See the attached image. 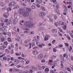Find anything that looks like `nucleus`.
<instances>
[{"instance_id": "1", "label": "nucleus", "mask_w": 73, "mask_h": 73, "mask_svg": "<svg viewBox=\"0 0 73 73\" xmlns=\"http://www.w3.org/2000/svg\"><path fill=\"white\" fill-rule=\"evenodd\" d=\"M19 13L20 14L23 15L25 17H28L29 15V13L27 11H25V10L23 8H21L19 10Z\"/></svg>"}, {"instance_id": "2", "label": "nucleus", "mask_w": 73, "mask_h": 73, "mask_svg": "<svg viewBox=\"0 0 73 73\" xmlns=\"http://www.w3.org/2000/svg\"><path fill=\"white\" fill-rule=\"evenodd\" d=\"M24 24L25 27L27 28H33V27L34 26V23H33L29 21H27L24 23Z\"/></svg>"}, {"instance_id": "3", "label": "nucleus", "mask_w": 73, "mask_h": 73, "mask_svg": "<svg viewBox=\"0 0 73 73\" xmlns=\"http://www.w3.org/2000/svg\"><path fill=\"white\" fill-rule=\"evenodd\" d=\"M18 20H19V19L17 18H16L13 20V23L14 25L16 24L17 21H18Z\"/></svg>"}, {"instance_id": "4", "label": "nucleus", "mask_w": 73, "mask_h": 73, "mask_svg": "<svg viewBox=\"0 0 73 73\" xmlns=\"http://www.w3.org/2000/svg\"><path fill=\"white\" fill-rule=\"evenodd\" d=\"M45 15V14L44 12H41L39 14V16L40 17H44Z\"/></svg>"}, {"instance_id": "5", "label": "nucleus", "mask_w": 73, "mask_h": 73, "mask_svg": "<svg viewBox=\"0 0 73 73\" xmlns=\"http://www.w3.org/2000/svg\"><path fill=\"white\" fill-rule=\"evenodd\" d=\"M45 36V37L44 38V40L46 41H47V40H48V38L50 37V36L48 35H46Z\"/></svg>"}, {"instance_id": "6", "label": "nucleus", "mask_w": 73, "mask_h": 73, "mask_svg": "<svg viewBox=\"0 0 73 73\" xmlns=\"http://www.w3.org/2000/svg\"><path fill=\"white\" fill-rule=\"evenodd\" d=\"M15 4H16V3L14 2H12L11 3L9 4V7H11V5H15Z\"/></svg>"}, {"instance_id": "7", "label": "nucleus", "mask_w": 73, "mask_h": 73, "mask_svg": "<svg viewBox=\"0 0 73 73\" xmlns=\"http://www.w3.org/2000/svg\"><path fill=\"white\" fill-rule=\"evenodd\" d=\"M49 71V69L48 68H46L44 70V72L46 73H48Z\"/></svg>"}, {"instance_id": "8", "label": "nucleus", "mask_w": 73, "mask_h": 73, "mask_svg": "<svg viewBox=\"0 0 73 73\" xmlns=\"http://www.w3.org/2000/svg\"><path fill=\"white\" fill-rule=\"evenodd\" d=\"M27 12H31V11H32V9L31 8H27Z\"/></svg>"}, {"instance_id": "9", "label": "nucleus", "mask_w": 73, "mask_h": 73, "mask_svg": "<svg viewBox=\"0 0 73 73\" xmlns=\"http://www.w3.org/2000/svg\"><path fill=\"white\" fill-rule=\"evenodd\" d=\"M60 59L62 60L63 61H64V56H62V55L60 54Z\"/></svg>"}, {"instance_id": "10", "label": "nucleus", "mask_w": 73, "mask_h": 73, "mask_svg": "<svg viewBox=\"0 0 73 73\" xmlns=\"http://www.w3.org/2000/svg\"><path fill=\"white\" fill-rule=\"evenodd\" d=\"M7 27V26H4L3 27H2L1 28V31H5V29Z\"/></svg>"}, {"instance_id": "11", "label": "nucleus", "mask_w": 73, "mask_h": 73, "mask_svg": "<svg viewBox=\"0 0 73 73\" xmlns=\"http://www.w3.org/2000/svg\"><path fill=\"white\" fill-rule=\"evenodd\" d=\"M43 57L42 55V54H40L38 56V59H41Z\"/></svg>"}, {"instance_id": "12", "label": "nucleus", "mask_w": 73, "mask_h": 73, "mask_svg": "<svg viewBox=\"0 0 73 73\" xmlns=\"http://www.w3.org/2000/svg\"><path fill=\"white\" fill-rule=\"evenodd\" d=\"M14 17L15 18H17V13L16 11H15V12Z\"/></svg>"}, {"instance_id": "13", "label": "nucleus", "mask_w": 73, "mask_h": 73, "mask_svg": "<svg viewBox=\"0 0 73 73\" xmlns=\"http://www.w3.org/2000/svg\"><path fill=\"white\" fill-rule=\"evenodd\" d=\"M38 53V51L36 50H34V51L33 52V53L35 54H37Z\"/></svg>"}, {"instance_id": "14", "label": "nucleus", "mask_w": 73, "mask_h": 73, "mask_svg": "<svg viewBox=\"0 0 73 73\" xmlns=\"http://www.w3.org/2000/svg\"><path fill=\"white\" fill-rule=\"evenodd\" d=\"M56 12L58 15H60V11H59V10H58V9L56 10Z\"/></svg>"}, {"instance_id": "15", "label": "nucleus", "mask_w": 73, "mask_h": 73, "mask_svg": "<svg viewBox=\"0 0 73 73\" xmlns=\"http://www.w3.org/2000/svg\"><path fill=\"white\" fill-rule=\"evenodd\" d=\"M36 2L37 4H41V3H40V1L38 0H36Z\"/></svg>"}, {"instance_id": "16", "label": "nucleus", "mask_w": 73, "mask_h": 73, "mask_svg": "<svg viewBox=\"0 0 73 73\" xmlns=\"http://www.w3.org/2000/svg\"><path fill=\"white\" fill-rule=\"evenodd\" d=\"M31 9H35V8H36V6H35L33 5L31 7Z\"/></svg>"}, {"instance_id": "17", "label": "nucleus", "mask_w": 73, "mask_h": 73, "mask_svg": "<svg viewBox=\"0 0 73 73\" xmlns=\"http://www.w3.org/2000/svg\"><path fill=\"white\" fill-rule=\"evenodd\" d=\"M0 48L1 49V50H3L4 49V46H1L0 47Z\"/></svg>"}, {"instance_id": "18", "label": "nucleus", "mask_w": 73, "mask_h": 73, "mask_svg": "<svg viewBox=\"0 0 73 73\" xmlns=\"http://www.w3.org/2000/svg\"><path fill=\"white\" fill-rule=\"evenodd\" d=\"M41 9L42 11H45V8H44L43 7H41Z\"/></svg>"}, {"instance_id": "19", "label": "nucleus", "mask_w": 73, "mask_h": 73, "mask_svg": "<svg viewBox=\"0 0 73 73\" xmlns=\"http://www.w3.org/2000/svg\"><path fill=\"white\" fill-rule=\"evenodd\" d=\"M44 44H39L38 45V46H39V47L40 48H42V46H43Z\"/></svg>"}, {"instance_id": "20", "label": "nucleus", "mask_w": 73, "mask_h": 73, "mask_svg": "<svg viewBox=\"0 0 73 73\" xmlns=\"http://www.w3.org/2000/svg\"><path fill=\"white\" fill-rule=\"evenodd\" d=\"M64 12H65V13L68 12V10L67 9H65L64 10Z\"/></svg>"}, {"instance_id": "21", "label": "nucleus", "mask_w": 73, "mask_h": 73, "mask_svg": "<svg viewBox=\"0 0 73 73\" xmlns=\"http://www.w3.org/2000/svg\"><path fill=\"white\" fill-rule=\"evenodd\" d=\"M32 68L33 69V70H37V68H36V67H35V66H33Z\"/></svg>"}, {"instance_id": "22", "label": "nucleus", "mask_w": 73, "mask_h": 73, "mask_svg": "<svg viewBox=\"0 0 73 73\" xmlns=\"http://www.w3.org/2000/svg\"><path fill=\"white\" fill-rule=\"evenodd\" d=\"M1 6H2V7H4V3L3 2H1Z\"/></svg>"}, {"instance_id": "23", "label": "nucleus", "mask_w": 73, "mask_h": 73, "mask_svg": "<svg viewBox=\"0 0 73 73\" xmlns=\"http://www.w3.org/2000/svg\"><path fill=\"white\" fill-rule=\"evenodd\" d=\"M7 59V58L6 57H4L3 58V60H5V61H6Z\"/></svg>"}, {"instance_id": "24", "label": "nucleus", "mask_w": 73, "mask_h": 73, "mask_svg": "<svg viewBox=\"0 0 73 73\" xmlns=\"http://www.w3.org/2000/svg\"><path fill=\"white\" fill-rule=\"evenodd\" d=\"M42 24L40 23L38 25V27H41V26H42Z\"/></svg>"}, {"instance_id": "25", "label": "nucleus", "mask_w": 73, "mask_h": 73, "mask_svg": "<svg viewBox=\"0 0 73 73\" xmlns=\"http://www.w3.org/2000/svg\"><path fill=\"white\" fill-rule=\"evenodd\" d=\"M56 70H51L50 72V73H54V72H55V71H56Z\"/></svg>"}, {"instance_id": "26", "label": "nucleus", "mask_w": 73, "mask_h": 73, "mask_svg": "<svg viewBox=\"0 0 73 73\" xmlns=\"http://www.w3.org/2000/svg\"><path fill=\"white\" fill-rule=\"evenodd\" d=\"M39 29L40 31H41V30H43V29H44L42 27H40L39 28Z\"/></svg>"}, {"instance_id": "27", "label": "nucleus", "mask_w": 73, "mask_h": 73, "mask_svg": "<svg viewBox=\"0 0 73 73\" xmlns=\"http://www.w3.org/2000/svg\"><path fill=\"white\" fill-rule=\"evenodd\" d=\"M49 20L51 22H53V20L51 18H50Z\"/></svg>"}, {"instance_id": "28", "label": "nucleus", "mask_w": 73, "mask_h": 73, "mask_svg": "<svg viewBox=\"0 0 73 73\" xmlns=\"http://www.w3.org/2000/svg\"><path fill=\"white\" fill-rule=\"evenodd\" d=\"M37 67H38V68H39V69H40V70H41V69H42V68L40 66H37Z\"/></svg>"}, {"instance_id": "29", "label": "nucleus", "mask_w": 73, "mask_h": 73, "mask_svg": "<svg viewBox=\"0 0 73 73\" xmlns=\"http://www.w3.org/2000/svg\"><path fill=\"white\" fill-rule=\"evenodd\" d=\"M10 24H11V23H10V22L8 21L7 23H6V24H7V25H10Z\"/></svg>"}, {"instance_id": "30", "label": "nucleus", "mask_w": 73, "mask_h": 73, "mask_svg": "<svg viewBox=\"0 0 73 73\" xmlns=\"http://www.w3.org/2000/svg\"><path fill=\"white\" fill-rule=\"evenodd\" d=\"M67 70H68V71H69V72H71V70H70V69L69 68H67Z\"/></svg>"}, {"instance_id": "31", "label": "nucleus", "mask_w": 73, "mask_h": 73, "mask_svg": "<svg viewBox=\"0 0 73 73\" xmlns=\"http://www.w3.org/2000/svg\"><path fill=\"white\" fill-rule=\"evenodd\" d=\"M41 62H45V59H42L41 60Z\"/></svg>"}, {"instance_id": "32", "label": "nucleus", "mask_w": 73, "mask_h": 73, "mask_svg": "<svg viewBox=\"0 0 73 73\" xmlns=\"http://www.w3.org/2000/svg\"><path fill=\"white\" fill-rule=\"evenodd\" d=\"M18 72H19V73H23V71L22 70H18Z\"/></svg>"}, {"instance_id": "33", "label": "nucleus", "mask_w": 73, "mask_h": 73, "mask_svg": "<svg viewBox=\"0 0 73 73\" xmlns=\"http://www.w3.org/2000/svg\"><path fill=\"white\" fill-rule=\"evenodd\" d=\"M15 70L16 72H18L19 71V69L17 68H15Z\"/></svg>"}, {"instance_id": "34", "label": "nucleus", "mask_w": 73, "mask_h": 73, "mask_svg": "<svg viewBox=\"0 0 73 73\" xmlns=\"http://www.w3.org/2000/svg\"><path fill=\"white\" fill-rule=\"evenodd\" d=\"M7 11H11V8L10 7H9L7 9Z\"/></svg>"}, {"instance_id": "35", "label": "nucleus", "mask_w": 73, "mask_h": 73, "mask_svg": "<svg viewBox=\"0 0 73 73\" xmlns=\"http://www.w3.org/2000/svg\"><path fill=\"white\" fill-rule=\"evenodd\" d=\"M53 51L54 52H56L57 51V50H56V48H53Z\"/></svg>"}, {"instance_id": "36", "label": "nucleus", "mask_w": 73, "mask_h": 73, "mask_svg": "<svg viewBox=\"0 0 73 73\" xmlns=\"http://www.w3.org/2000/svg\"><path fill=\"white\" fill-rule=\"evenodd\" d=\"M70 36H71L72 37V38H73V35L71 33H70Z\"/></svg>"}, {"instance_id": "37", "label": "nucleus", "mask_w": 73, "mask_h": 73, "mask_svg": "<svg viewBox=\"0 0 73 73\" xmlns=\"http://www.w3.org/2000/svg\"><path fill=\"white\" fill-rule=\"evenodd\" d=\"M8 40L9 41H11V38H8Z\"/></svg>"}, {"instance_id": "38", "label": "nucleus", "mask_w": 73, "mask_h": 73, "mask_svg": "<svg viewBox=\"0 0 73 73\" xmlns=\"http://www.w3.org/2000/svg\"><path fill=\"white\" fill-rule=\"evenodd\" d=\"M11 33H8V36H9V37H10L11 36Z\"/></svg>"}, {"instance_id": "39", "label": "nucleus", "mask_w": 73, "mask_h": 73, "mask_svg": "<svg viewBox=\"0 0 73 73\" xmlns=\"http://www.w3.org/2000/svg\"><path fill=\"white\" fill-rule=\"evenodd\" d=\"M3 46V48H4V49L5 48H7V45H4Z\"/></svg>"}, {"instance_id": "40", "label": "nucleus", "mask_w": 73, "mask_h": 73, "mask_svg": "<svg viewBox=\"0 0 73 73\" xmlns=\"http://www.w3.org/2000/svg\"><path fill=\"white\" fill-rule=\"evenodd\" d=\"M4 44L5 45H7V44H8V42H4Z\"/></svg>"}, {"instance_id": "41", "label": "nucleus", "mask_w": 73, "mask_h": 73, "mask_svg": "<svg viewBox=\"0 0 73 73\" xmlns=\"http://www.w3.org/2000/svg\"><path fill=\"white\" fill-rule=\"evenodd\" d=\"M70 68L71 67V69L73 70V66H70Z\"/></svg>"}, {"instance_id": "42", "label": "nucleus", "mask_w": 73, "mask_h": 73, "mask_svg": "<svg viewBox=\"0 0 73 73\" xmlns=\"http://www.w3.org/2000/svg\"><path fill=\"white\" fill-rule=\"evenodd\" d=\"M32 46H34L35 45V43L34 42H33L32 43Z\"/></svg>"}, {"instance_id": "43", "label": "nucleus", "mask_w": 73, "mask_h": 73, "mask_svg": "<svg viewBox=\"0 0 73 73\" xmlns=\"http://www.w3.org/2000/svg\"><path fill=\"white\" fill-rule=\"evenodd\" d=\"M17 68H20V67H21V65H17Z\"/></svg>"}, {"instance_id": "44", "label": "nucleus", "mask_w": 73, "mask_h": 73, "mask_svg": "<svg viewBox=\"0 0 73 73\" xmlns=\"http://www.w3.org/2000/svg\"><path fill=\"white\" fill-rule=\"evenodd\" d=\"M5 40L4 38H2L1 39V41H4L5 40Z\"/></svg>"}, {"instance_id": "45", "label": "nucleus", "mask_w": 73, "mask_h": 73, "mask_svg": "<svg viewBox=\"0 0 73 73\" xmlns=\"http://www.w3.org/2000/svg\"><path fill=\"white\" fill-rule=\"evenodd\" d=\"M10 60H11V61H12V60H14V58H13V57H12L10 59Z\"/></svg>"}, {"instance_id": "46", "label": "nucleus", "mask_w": 73, "mask_h": 73, "mask_svg": "<svg viewBox=\"0 0 73 73\" xmlns=\"http://www.w3.org/2000/svg\"><path fill=\"white\" fill-rule=\"evenodd\" d=\"M29 72L30 73H33V70H30Z\"/></svg>"}, {"instance_id": "47", "label": "nucleus", "mask_w": 73, "mask_h": 73, "mask_svg": "<svg viewBox=\"0 0 73 73\" xmlns=\"http://www.w3.org/2000/svg\"><path fill=\"white\" fill-rule=\"evenodd\" d=\"M28 33V31H24V33Z\"/></svg>"}, {"instance_id": "48", "label": "nucleus", "mask_w": 73, "mask_h": 73, "mask_svg": "<svg viewBox=\"0 0 73 73\" xmlns=\"http://www.w3.org/2000/svg\"><path fill=\"white\" fill-rule=\"evenodd\" d=\"M66 46H69V44H68V43H66L65 44Z\"/></svg>"}, {"instance_id": "49", "label": "nucleus", "mask_w": 73, "mask_h": 73, "mask_svg": "<svg viewBox=\"0 0 73 73\" xmlns=\"http://www.w3.org/2000/svg\"><path fill=\"white\" fill-rule=\"evenodd\" d=\"M29 73V72H28V71L26 70L23 73Z\"/></svg>"}, {"instance_id": "50", "label": "nucleus", "mask_w": 73, "mask_h": 73, "mask_svg": "<svg viewBox=\"0 0 73 73\" xmlns=\"http://www.w3.org/2000/svg\"><path fill=\"white\" fill-rule=\"evenodd\" d=\"M63 28L64 29H66V26L64 25L63 27Z\"/></svg>"}, {"instance_id": "51", "label": "nucleus", "mask_w": 73, "mask_h": 73, "mask_svg": "<svg viewBox=\"0 0 73 73\" xmlns=\"http://www.w3.org/2000/svg\"><path fill=\"white\" fill-rule=\"evenodd\" d=\"M19 31H20V29H19V28H17V32H19Z\"/></svg>"}, {"instance_id": "52", "label": "nucleus", "mask_w": 73, "mask_h": 73, "mask_svg": "<svg viewBox=\"0 0 73 73\" xmlns=\"http://www.w3.org/2000/svg\"><path fill=\"white\" fill-rule=\"evenodd\" d=\"M59 31H60L61 32H63V31H62V29H59Z\"/></svg>"}, {"instance_id": "53", "label": "nucleus", "mask_w": 73, "mask_h": 73, "mask_svg": "<svg viewBox=\"0 0 73 73\" xmlns=\"http://www.w3.org/2000/svg\"><path fill=\"white\" fill-rule=\"evenodd\" d=\"M36 5L37 7H38V8H40V6L39 5H38V4H36Z\"/></svg>"}, {"instance_id": "54", "label": "nucleus", "mask_w": 73, "mask_h": 73, "mask_svg": "<svg viewBox=\"0 0 73 73\" xmlns=\"http://www.w3.org/2000/svg\"><path fill=\"white\" fill-rule=\"evenodd\" d=\"M8 21V19H6L5 20V23H7Z\"/></svg>"}, {"instance_id": "55", "label": "nucleus", "mask_w": 73, "mask_h": 73, "mask_svg": "<svg viewBox=\"0 0 73 73\" xmlns=\"http://www.w3.org/2000/svg\"><path fill=\"white\" fill-rule=\"evenodd\" d=\"M56 8H57V9H58V8H59V6L58 5H56Z\"/></svg>"}, {"instance_id": "56", "label": "nucleus", "mask_w": 73, "mask_h": 73, "mask_svg": "<svg viewBox=\"0 0 73 73\" xmlns=\"http://www.w3.org/2000/svg\"><path fill=\"white\" fill-rule=\"evenodd\" d=\"M60 65L62 68H63V67L64 66V65H63V64H61Z\"/></svg>"}, {"instance_id": "57", "label": "nucleus", "mask_w": 73, "mask_h": 73, "mask_svg": "<svg viewBox=\"0 0 73 73\" xmlns=\"http://www.w3.org/2000/svg\"><path fill=\"white\" fill-rule=\"evenodd\" d=\"M56 31L55 29H53L52 30V32H53V33H54V31Z\"/></svg>"}, {"instance_id": "58", "label": "nucleus", "mask_w": 73, "mask_h": 73, "mask_svg": "<svg viewBox=\"0 0 73 73\" xmlns=\"http://www.w3.org/2000/svg\"><path fill=\"white\" fill-rule=\"evenodd\" d=\"M49 62H53V60H49Z\"/></svg>"}, {"instance_id": "59", "label": "nucleus", "mask_w": 73, "mask_h": 73, "mask_svg": "<svg viewBox=\"0 0 73 73\" xmlns=\"http://www.w3.org/2000/svg\"><path fill=\"white\" fill-rule=\"evenodd\" d=\"M56 41V40H53L52 42V44L54 43V42H55Z\"/></svg>"}, {"instance_id": "60", "label": "nucleus", "mask_w": 73, "mask_h": 73, "mask_svg": "<svg viewBox=\"0 0 73 73\" xmlns=\"http://www.w3.org/2000/svg\"><path fill=\"white\" fill-rule=\"evenodd\" d=\"M63 6L65 8V9H67V7H66V6L65 5H63Z\"/></svg>"}, {"instance_id": "61", "label": "nucleus", "mask_w": 73, "mask_h": 73, "mask_svg": "<svg viewBox=\"0 0 73 73\" xmlns=\"http://www.w3.org/2000/svg\"><path fill=\"white\" fill-rule=\"evenodd\" d=\"M37 41L36 39H33V40L32 41L34 42H35V41Z\"/></svg>"}, {"instance_id": "62", "label": "nucleus", "mask_w": 73, "mask_h": 73, "mask_svg": "<svg viewBox=\"0 0 73 73\" xmlns=\"http://www.w3.org/2000/svg\"><path fill=\"white\" fill-rule=\"evenodd\" d=\"M29 62H30V61H26V63H27V64H29Z\"/></svg>"}, {"instance_id": "63", "label": "nucleus", "mask_w": 73, "mask_h": 73, "mask_svg": "<svg viewBox=\"0 0 73 73\" xmlns=\"http://www.w3.org/2000/svg\"><path fill=\"white\" fill-rule=\"evenodd\" d=\"M30 33V34H34V32L33 31H32Z\"/></svg>"}, {"instance_id": "64", "label": "nucleus", "mask_w": 73, "mask_h": 73, "mask_svg": "<svg viewBox=\"0 0 73 73\" xmlns=\"http://www.w3.org/2000/svg\"><path fill=\"white\" fill-rule=\"evenodd\" d=\"M67 38H68V40H70V37H69V36H67Z\"/></svg>"}]
</instances>
